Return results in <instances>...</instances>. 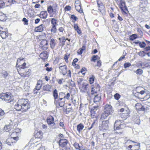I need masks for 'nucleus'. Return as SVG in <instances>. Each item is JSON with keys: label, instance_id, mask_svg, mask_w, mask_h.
Masks as SVG:
<instances>
[{"label": "nucleus", "instance_id": "1", "mask_svg": "<svg viewBox=\"0 0 150 150\" xmlns=\"http://www.w3.org/2000/svg\"><path fill=\"white\" fill-rule=\"evenodd\" d=\"M30 105L27 99H19L14 105V108L17 111L25 112L30 108Z\"/></svg>", "mask_w": 150, "mask_h": 150}, {"label": "nucleus", "instance_id": "2", "mask_svg": "<svg viewBox=\"0 0 150 150\" xmlns=\"http://www.w3.org/2000/svg\"><path fill=\"white\" fill-rule=\"evenodd\" d=\"M109 123V121L108 120L102 121L101 125L99 127L100 130L105 131L108 130V129Z\"/></svg>", "mask_w": 150, "mask_h": 150}, {"label": "nucleus", "instance_id": "3", "mask_svg": "<svg viewBox=\"0 0 150 150\" xmlns=\"http://www.w3.org/2000/svg\"><path fill=\"white\" fill-rule=\"evenodd\" d=\"M11 98V96L7 93H2L0 95V98L7 102L10 100Z\"/></svg>", "mask_w": 150, "mask_h": 150}, {"label": "nucleus", "instance_id": "4", "mask_svg": "<svg viewBox=\"0 0 150 150\" xmlns=\"http://www.w3.org/2000/svg\"><path fill=\"white\" fill-rule=\"evenodd\" d=\"M40 47L43 50H46L48 48L47 41L45 40H42L40 42Z\"/></svg>", "mask_w": 150, "mask_h": 150}, {"label": "nucleus", "instance_id": "5", "mask_svg": "<svg viewBox=\"0 0 150 150\" xmlns=\"http://www.w3.org/2000/svg\"><path fill=\"white\" fill-rule=\"evenodd\" d=\"M100 105H95L93 106V107L91 108V115L95 116L99 110L98 107Z\"/></svg>", "mask_w": 150, "mask_h": 150}, {"label": "nucleus", "instance_id": "6", "mask_svg": "<svg viewBox=\"0 0 150 150\" xmlns=\"http://www.w3.org/2000/svg\"><path fill=\"white\" fill-rule=\"evenodd\" d=\"M47 122L48 124L51 126H54L55 125L54 118L52 116H50L48 117L47 119Z\"/></svg>", "mask_w": 150, "mask_h": 150}, {"label": "nucleus", "instance_id": "7", "mask_svg": "<svg viewBox=\"0 0 150 150\" xmlns=\"http://www.w3.org/2000/svg\"><path fill=\"white\" fill-rule=\"evenodd\" d=\"M101 95L100 94H97L95 95L93 99V101L97 105H100V102L101 100Z\"/></svg>", "mask_w": 150, "mask_h": 150}, {"label": "nucleus", "instance_id": "8", "mask_svg": "<svg viewBox=\"0 0 150 150\" xmlns=\"http://www.w3.org/2000/svg\"><path fill=\"white\" fill-rule=\"evenodd\" d=\"M68 142L66 139H61L59 142V145L60 147L64 148L66 147L67 144Z\"/></svg>", "mask_w": 150, "mask_h": 150}, {"label": "nucleus", "instance_id": "9", "mask_svg": "<svg viewBox=\"0 0 150 150\" xmlns=\"http://www.w3.org/2000/svg\"><path fill=\"white\" fill-rule=\"evenodd\" d=\"M3 29V28L2 27H0V34L2 38H6L8 36V34L6 32L7 30V29H5V31H4Z\"/></svg>", "mask_w": 150, "mask_h": 150}, {"label": "nucleus", "instance_id": "10", "mask_svg": "<svg viewBox=\"0 0 150 150\" xmlns=\"http://www.w3.org/2000/svg\"><path fill=\"white\" fill-rule=\"evenodd\" d=\"M16 130H17L16 129L15 131L12 132L10 135L11 137L10 138L11 140L12 143H15L18 140V137H13V134H18Z\"/></svg>", "mask_w": 150, "mask_h": 150}, {"label": "nucleus", "instance_id": "11", "mask_svg": "<svg viewBox=\"0 0 150 150\" xmlns=\"http://www.w3.org/2000/svg\"><path fill=\"white\" fill-rule=\"evenodd\" d=\"M53 95L54 99V103L57 106L58 104V103L59 101L58 99V95L57 93V90L55 89L53 91Z\"/></svg>", "mask_w": 150, "mask_h": 150}, {"label": "nucleus", "instance_id": "12", "mask_svg": "<svg viewBox=\"0 0 150 150\" xmlns=\"http://www.w3.org/2000/svg\"><path fill=\"white\" fill-rule=\"evenodd\" d=\"M99 2L98 1H97L98 7L99 8L98 10L103 15L105 14V7L102 3H99Z\"/></svg>", "mask_w": 150, "mask_h": 150}, {"label": "nucleus", "instance_id": "13", "mask_svg": "<svg viewBox=\"0 0 150 150\" xmlns=\"http://www.w3.org/2000/svg\"><path fill=\"white\" fill-rule=\"evenodd\" d=\"M88 84L86 83H83L80 88L81 91L83 92H87L88 90Z\"/></svg>", "mask_w": 150, "mask_h": 150}, {"label": "nucleus", "instance_id": "14", "mask_svg": "<svg viewBox=\"0 0 150 150\" xmlns=\"http://www.w3.org/2000/svg\"><path fill=\"white\" fill-rule=\"evenodd\" d=\"M59 69L60 70V72L64 75H65L67 72V67L65 65L60 66Z\"/></svg>", "mask_w": 150, "mask_h": 150}, {"label": "nucleus", "instance_id": "15", "mask_svg": "<svg viewBox=\"0 0 150 150\" xmlns=\"http://www.w3.org/2000/svg\"><path fill=\"white\" fill-rule=\"evenodd\" d=\"M26 63L24 62L21 65H18V67L17 68V69L18 71L19 72V71H21V73L24 71L26 69Z\"/></svg>", "mask_w": 150, "mask_h": 150}, {"label": "nucleus", "instance_id": "16", "mask_svg": "<svg viewBox=\"0 0 150 150\" xmlns=\"http://www.w3.org/2000/svg\"><path fill=\"white\" fill-rule=\"evenodd\" d=\"M130 111L129 110L127 109L126 111V112L122 113L121 115V117L123 120L126 119L129 116Z\"/></svg>", "mask_w": 150, "mask_h": 150}, {"label": "nucleus", "instance_id": "17", "mask_svg": "<svg viewBox=\"0 0 150 150\" xmlns=\"http://www.w3.org/2000/svg\"><path fill=\"white\" fill-rule=\"evenodd\" d=\"M97 86L96 87H93L92 88L91 90V94L92 95L96 93L97 91L100 90V86L98 84H97Z\"/></svg>", "mask_w": 150, "mask_h": 150}, {"label": "nucleus", "instance_id": "18", "mask_svg": "<svg viewBox=\"0 0 150 150\" xmlns=\"http://www.w3.org/2000/svg\"><path fill=\"white\" fill-rule=\"evenodd\" d=\"M112 110V106L111 105L108 104H107L105 106L104 111L105 112H107L110 114Z\"/></svg>", "mask_w": 150, "mask_h": 150}, {"label": "nucleus", "instance_id": "19", "mask_svg": "<svg viewBox=\"0 0 150 150\" xmlns=\"http://www.w3.org/2000/svg\"><path fill=\"white\" fill-rule=\"evenodd\" d=\"M42 86V81L41 80H39L37 82V85L36 86L35 88L34 89V92L35 91V90H40Z\"/></svg>", "mask_w": 150, "mask_h": 150}, {"label": "nucleus", "instance_id": "20", "mask_svg": "<svg viewBox=\"0 0 150 150\" xmlns=\"http://www.w3.org/2000/svg\"><path fill=\"white\" fill-rule=\"evenodd\" d=\"M29 69H26L23 72H21L20 75L21 76L23 77H27L28 75L30 74V72L29 71Z\"/></svg>", "mask_w": 150, "mask_h": 150}, {"label": "nucleus", "instance_id": "21", "mask_svg": "<svg viewBox=\"0 0 150 150\" xmlns=\"http://www.w3.org/2000/svg\"><path fill=\"white\" fill-rule=\"evenodd\" d=\"M44 26L43 25L41 24L40 25L36 27L35 29V31L36 32H41L43 30V28Z\"/></svg>", "mask_w": 150, "mask_h": 150}, {"label": "nucleus", "instance_id": "22", "mask_svg": "<svg viewBox=\"0 0 150 150\" xmlns=\"http://www.w3.org/2000/svg\"><path fill=\"white\" fill-rule=\"evenodd\" d=\"M120 4L121 6H120V8L122 10H127V7L125 5V2L123 1L120 0Z\"/></svg>", "mask_w": 150, "mask_h": 150}, {"label": "nucleus", "instance_id": "23", "mask_svg": "<svg viewBox=\"0 0 150 150\" xmlns=\"http://www.w3.org/2000/svg\"><path fill=\"white\" fill-rule=\"evenodd\" d=\"M47 12L45 11H43L41 12L39 16L41 18H47Z\"/></svg>", "mask_w": 150, "mask_h": 150}, {"label": "nucleus", "instance_id": "24", "mask_svg": "<svg viewBox=\"0 0 150 150\" xmlns=\"http://www.w3.org/2000/svg\"><path fill=\"white\" fill-rule=\"evenodd\" d=\"M84 127V126L82 123H80L77 125V129L78 132L80 133Z\"/></svg>", "mask_w": 150, "mask_h": 150}, {"label": "nucleus", "instance_id": "25", "mask_svg": "<svg viewBox=\"0 0 150 150\" xmlns=\"http://www.w3.org/2000/svg\"><path fill=\"white\" fill-rule=\"evenodd\" d=\"M110 114L104 111L101 115V119L103 120L106 118Z\"/></svg>", "mask_w": 150, "mask_h": 150}, {"label": "nucleus", "instance_id": "26", "mask_svg": "<svg viewBox=\"0 0 150 150\" xmlns=\"http://www.w3.org/2000/svg\"><path fill=\"white\" fill-rule=\"evenodd\" d=\"M40 57L42 59H45L48 58V56L46 52H43L40 54Z\"/></svg>", "mask_w": 150, "mask_h": 150}, {"label": "nucleus", "instance_id": "27", "mask_svg": "<svg viewBox=\"0 0 150 150\" xmlns=\"http://www.w3.org/2000/svg\"><path fill=\"white\" fill-rule=\"evenodd\" d=\"M6 19V17L5 14L2 12L0 13V20L1 21H5Z\"/></svg>", "mask_w": 150, "mask_h": 150}, {"label": "nucleus", "instance_id": "28", "mask_svg": "<svg viewBox=\"0 0 150 150\" xmlns=\"http://www.w3.org/2000/svg\"><path fill=\"white\" fill-rule=\"evenodd\" d=\"M65 101V100H62L61 101H59H59L58 103V104L57 105V106H56V107H58V108H59L58 107V105L59 106L62 107H63L64 105V102Z\"/></svg>", "mask_w": 150, "mask_h": 150}, {"label": "nucleus", "instance_id": "29", "mask_svg": "<svg viewBox=\"0 0 150 150\" xmlns=\"http://www.w3.org/2000/svg\"><path fill=\"white\" fill-rule=\"evenodd\" d=\"M65 94L63 92H60L59 93V101H61L62 100H65Z\"/></svg>", "mask_w": 150, "mask_h": 150}, {"label": "nucleus", "instance_id": "30", "mask_svg": "<svg viewBox=\"0 0 150 150\" xmlns=\"http://www.w3.org/2000/svg\"><path fill=\"white\" fill-rule=\"evenodd\" d=\"M50 44L51 48L53 49L54 47L56 45V43L55 42V40L54 39L52 38L51 40Z\"/></svg>", "mask_w": 150, "mask_h": 150}, {"label": "nucleus", "instance_id": "31", "mask_svg": "<svg viewBox=\"0 0 150 150\" xmlns=\"http://www.w3.org/2000/svg\"><path fill=\"white\" fill-rule=\"evenodd\" d=\"M126 127V125L124 123H122L120 124L119 125L116 127V128H115V130H120L124 129Z\"/></svg>", "mask_w": 150, "mask_h": 150}, {"label": "nucleus", "instance_id": "32", "mask_svg": "<svg viewBox=\"0 0 150 150\" xmlns=\"http://www.w3.org/2000/svg\"><path fill=\"white\" fill-rule=\"evenodd\" d=\"M12 126L10 125H6L4 128V130L6 132L10 131L12 128Z\"/></svg>", "mask_w": 150, "mask_h": 150}, {"label": "nucleus", "instance_id": "33", "mask_svg": "<svg viewBox=\"0 0 150 150\" xmlns=\"http://www.w3.org/2000/svg\"><path fill=\"white\" fill-rule=\"evenodd\" d=\"M51 88V86L48 84L44 85L43 87V90L45 91H50V90Z\"/></svg>", "mask_w": 150, "mask_h": 150}, {"label": "nucleus", "instance_id": "34", "mask_svg": "<svg viewBox=\"0 0 150 150\" xmlns=\"http://www.w3.org/2000/svg\"><path fill=\"white\" fill-rule=\"evenodd\" d=\"M121 124L122 123L120 120H116L115 122L114 125V129H115V128H116V127H117V126Z\"/></svg>", "mask_w": 150, "mask_h": 150}, {"label": "nucleus", "instance_id": "35", "mask_svg": "<svg viewBox=\"0 0 150 150\" xmlns=\"http://www.w3.org/2000/svg\"><path fill=\"white\" fill-rule=\"evenodd\" d=\"M75 8L77 11L81 13H82L83 12V10L81 9V7L80 4L79 5H75Z\"/></svg>", "mask_w": 150, "mask_h": 150}, {"label": "nucleus", "instance_id": "36", "mask_svg": "<svg viewBox=\"0 0 150 150\" xmlns=\"http://www.w3.org/2000/svg\"><path fill=\"white\" fill-rule=\"evenodd\" d=\"M134 122L138 125H139L140 123V121L139 116L137 117L134 120Z\"/></svg>", "mask_w": 150, "mask_h": 150}, {"label": "nucleus", "instance_id": "37", "mask_svg": "<svg viewBox=\"0 0 150 150\" xmlns=\"http://www.w3.org/2000/svg\"><path fill=\"white\" fill-rule=\"evenodd\" d=\"M86 49V46L85 45H83L82 47L79 49V52H78V53L80 54H81L83 52V51L84 50Z\"/></svg>", "mask_w": 150, "mask_h": 150}, {"label": "nucleus", "instance_id": "38", "mask_svg": "<svg viewBox=\"0 0 150 150\" xmlns=\"http://www.w3.org/2000/svg\"><path fill=\"white\" fill-rule=\"evenodd\" d=\"M137 38V35L136 34H133L129 37V39L133 41Z\"/></svg>", "mask_w": 150, "mask_h": 150}, {"label": "nucleus", "instance_id": "39", "mask_svg": "<svg viewBox=\"0 0 150 150\" xmlns=\"http://www.w3.org/2000/svg\"><path fill=\"white\" fill-rule=\"evenodd\" d=\"M5 143L9 145H11L13 144L11 141V140L10 138H8L6 140L5 142Z\"/></svg>", "mask_w": 150, "mask_h": 150}, {"label": "nucleus", "instance_id": "40", "mask_svg": "<svg viewBox=\"0 0 150 150\" xmlns=\"http://www.w3.org/2000/svg\"><path fill=\"white\" fill-rule=\"evenodd\" d=\"M59 39L60 40V43H61L62 44V47L63 46L65 45V42L66 41V39L65 38H63L62 39V41H61V38H59Z\"/></svg>", "mask_w": 150, "mask_h": 150}, {"label": "nucleus", "instance_id": "41", "mask_svg": "<svg viewBox=\"0 0 150 150\" xmlns=\"http://www.w3.org/2000/svg\"><path fill=\"white\" fill-rule=\"evenodd\" d=\"M134 72L136 73L137 74L141 75L143 73V71L142 69H139L136 71H135Z\"/></svg>", "mask_w": 150, "mask_h": 150}, {"label": "nucleus", "instance_id": "42", "mask_svg": "<svg viewBox=\"0 0 150 150\" xmlns=\"http://www.w3.org/2000/svg\"><path fill=\"white\" fill-rule=\"evenodd\" d=\"M142 105L140 103H138L136 104L135 107L136 109L139 111Z\"/></svg>", "mask_w": 150, "mask_h": 150}, {"label": "nucleus", "instance_id": "43", "mask_svg": "<svg viewBox=\"0 0 150 150\" xmlns=\"http://www.w3.org/2000/svg\"><path fill=\"white\" fill-rule=\"evenodd\" d=\"M56 26L52 25V27L51 29V31L52 33H55L57 31Z\"/></svg>", "mask_w": 150, "mask_h": 150}, {"label": "nucleus", "instance_id": "44", "mask_svg": "<svg viewBox=\"0 0 150 150\" xmlns=\"http://www.w3.org/2000/svg\"><path fill=\"white\" fill-rule=\"evenodd\" d=\"M99 58V57L98 55H93L91 58V60L94 62H95L96 60L98 59Z\"/></svg>", "mask_w": 150, "mask_h": 150}, {"label": "nucleus", "instance_id": "45", "mask_svg": "<svg viewBox=\"0 0 150 150\" xmlns=\"http://www.w3.org/2000/svg\"><path fill=\"white\" fill-rule=\"evenodd\" d=\"M139 45L141 48H144L146 46V44L144 42H140Z\"/></svg>", "mask_w": 150, "mask_h": 150}, {"label": "nucleus", "instance_id": "46", "mask_svg": "<svg viewBox=\"0 0 150 150\" xmlns=\"http://www.w3.org/2000/svg\"><path fill=\"white\" fill-rule=\"evenodd\" d=\"M51 23L52 25L56 26V25L57 24V20L54 18H52L51 20Z\"/></svg>", "mask_w": 150, "mask_h": 150}, {"label": "nucleus", "instance_id": "47", "mask_svg": "<svg viewBox=\"0 0 150 150\" xmlns=\"http://www.w3.org/2000/svg\"><path fill=\"white\" fill-rule=\"evenodd\" d=\"M53 11L52 7L51 6H49L47 8V11L50 13L53 12Z\"/></svg>", "mask_w": 150, "mask_h": 150}, {"label": "nucleus", "instance_id": "48", "mask_svg": "<svg viewBox=\"0 0 150 150\" xmlns=\"http://www.w3.org/2000/svg\"><path fill=\"white\" fill-rule=\"evenodd\" d=\"M131 65V64L129 62H126L124 64V67L125 68H127L129 67Z\"/></svg>", "mask_w": 150, "mask_h": 150}, {"label": "nucleus", "instance_id": "49", "mask_svg": "<svg viewBox=\"0 0 150 150\" xmlns=\"http://www.w3.org/2000/svg\"><path fill=\"white\" fill-rule=\"evenodd\" d=\"M115 98L117 100H118L120 97V95L118 93H116L114 95Z\"/></svg>", "mask_w": 150, "mask_h": 150}, {"label": "nucleus", "instance_id": "50", "mask_svg": "<svg viewBox=\"0 0 150 150\" xmlns=\"http://www.w3.org/2000/svg\"><path fill=\"white\" fill-rule=\"evenodd\" d=\"M94 81V77L93 76L90 78L89 81L91 84L93 83Z\"/></svg>", "mask_w": 150, "mask_h": 150}, {"label": "nucleus", "instance_id": "51", "mask_svg": "<svg viewBox=\"0 0 150 150\" xmlns=\"http://www.w3.org/2000/svg\"><path fill=\"white\" fill-rule=\"evenodd\" d=\"M22 21L25 23L24 25H28V20L25 18H23L22 20Z\"/></svg>", "mask_w": 150, "mask_h": 150}, {"label": "nucleus", "instance_id": "52", "mask_svg": "<svg viewBox=\"0 0 150 150\" xmlns=\"http://www.w3.org/2000/svg\"><path fill=\"white\" fill-rule=\"evenodd\" d=\"M71 9V7L69 6H67L64 8V10L65 11H70Z\"/></svg>", "mask_w": 150, "mask_h": 150}, {"label": "nucleus", "instance_id": "53", "mask_svg": "<svg viewBox=\"0 0 150 150\" xmlns=\"http://www.w3.org/2000/svg\"><path fill=\"white\" fill-rule=\"evenodd\" d=\"M145 10V7L143 8L142 5H140V8H139V10L141 12L144 11Z\"/></svg>", "mask_w": 150, "mask_h": 150}, {"label": "nucleus", "instance_id": "54", "mask_svg": "<svg viewBox=\"0 0 150 150\" xmlns=\"http://www.w3.org/2000/svg\"><path fill=\"white\" fill-rule=\"evenodd\" d=\"M144 51H142V52L140 51L139 52V55L142 57H144L145 56V55L144 54Z\"/></svg>", "mask_w": 150, "mask_h": 150}, {"label": "nucleus", "instance_id": "55", "mask_svg": "<svg viewBox=\"0 0 150 150\" xmlns=\"http://www.w3.org/2000/svg\"><path fill=\"white\" fill-rule=\"evenodd\" d=\"M71 17L72 19L74 20L75 21H76L78 19L77 17L74 15H71Z\"/></svg>", "mask_w": 150, "mask_h": 150}, {"label": "nucleus", "instance_id": "56", "mask_svg": "<svg viewBox=\"0 0 150 150\" xmlns=\"http://www.w3.org/2000/svg\"><path fill=\"white\" fill-rule=\"evenodd\" d=\"M146 110L145 107L143 105H142L141 107L140 110H139V111H145Z\"/></svg>", "mask_w": 150, "mask_h": 150}, {"label": "nucleus", "instance_id": "57", "mask_svg": "<svg viewBox=\"0 0 150 150\" xmlns=\"http://www.w3.org/2000/svg\"><path fill=\"white\" fill-rule=\"evenodd\" d=\"M23 58H19L17 59V63H16V67H17V66H18V63L19 62H20L21 61V60H23Z\"/></svg>", "mask_w": 150, "mask_h": 150}, {"label": "nucleus", "instance_id": "58", "mask_svg": "<svg viewBox=\"0 0 150 150\" xmlns=\"http://www.w3.org/2000/svg\"><path fill=\"white\" fill-rule=\"evenodd\" d=\"M95 123V121H94V122L92 123L91 126L90 127H88V130H90L93 127Z\"/></svg>", "mask_w": 150, "mask_h": 150}, {"label": "nucleus", "instance_id": "59", "mask_svg": "<svg viewBox=\"0 0 150 150\" xmlns=\"http://www.w3.org/2000/svg\"><path fill=\"white\" fill-rule=\"evenodd\" d=\"M70 96V94L69 93H67V94L66 96L65 95V98H66L67 99L69 100V97Z\"/></svg>", "mask_w": 150, "mask_h": 150}, {"label": "nucleus", "instance_id": "60", "mask_svg": "<svg viewBox=\"0 0 150 150\" xmlns=\"http://www.w3.org/2000/svg\"><path fill=\"white\" fill-rule=\"evenodd\" d=\"M4 77L5 78H6L8 76V74L6 71H5L3 73Z\"/></svg>", "mask_w": 150, "mask_h": 150}, {"label": "nucleus", "instance_id": "61", "mask_svg": "<svg viewBox=\"0 0 150 150\" xmlns=\"http://www.w3.org/2000/svg\"><path fill=\"white\" fill-rule=\"evenodd\" d=\"M29 16L32 18H34L35 17V15L34 14H31V13L28 14Z\"/></svg>", "mask_w": 150, "mask_h": 150}, {"label": "nucleus", "instance_id": "62", "mask_svg": "<svg viewBox=\"0 0 150 150\" xmlns=\"http://www.w3.org/2000/svg\"><path fill=\"white\" fill-rule=\"evenodd\" d=\"M101 65V62L100 60H99L97 61V66L100 67Z\"/></svg>", "mask_w": 150, "mask_h": 150}, {"label": "nucleus", "instance_id": "63", "mask_svg": "<svg viewBox=\"0 0 150 150\" xmlns=\"http://www.w3.org/2000/svg\"><path fill=\"white\" fill-rule=\"evenodd\" d=\"M45 70L48 71H50L52 70V67L49 68L48 67H47Z\"/></svg>", "mask_w": 150, "mask_h": 150}, {"label": "nucleus", "instance_id": "64", "mask_svg": "<svg viewBox=\"0 0 150 150\" xmlns=\"http://www.w3.org/2000/svg\"><path fill=\"white\" fill-rule=\"evenodd\" d=\"M40 19L37 18L35 20V24H38L40 22Z\"/></svg>", "mask_w": 150, "mask_h": 150}]
</instances>
